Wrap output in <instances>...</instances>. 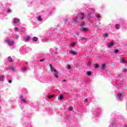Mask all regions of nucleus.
<instances>
[{"label":"nucleus","mask_w":127,"mask_h":127,"mask_svg":"<svg viewBox=\"0 0 127 127\" xmlns=\"http://www.w3.org/2000/svg\"><path fill=\"white\" fill-rule=\"evenodd\" d=\"M45 59H43L42 60H40V62H43V61H45Z\"/></svg>","instance_id":"72a5a7b5"},{"label":"nucleus","mask_w":127,"mask_h":127,"mask_svg":"<svg viewBox=\"0 0 127 127\" xmlns=\"http://www.w3.org/2000/svg\"><path fill=\"white\" fill-rule=\"evenodd\" d=\"M100 65L98 64H94V68L95 69H97V68H99Z\"/></svg>","instance_id":"dca6fc26"},{"label":"nucleus","mask_w":127,"mask_h":127,"mask_svg":"<svg viewBox=\"0 0 127 127\" xmlns=\"http://www.w3.org/2000/svg\"><path fill=\"white\" fill-rule=\"evenodd\" d=\"M66 69H67V70H69V69L71 68V65H68L65 67Z\"/></svg>","instance_id":"a211bd4d"},{"label":"nucleus","mask_w":127,"mask_h":127,"mask_svg":"<svg viewBox=\"0 0 127 127\" xmlns=\"http://www.w3.org/2000/svg\"><path fill=\"white\" fill-rule=\"evenodd\" d=\"M90 65H91V63H88L87 66H90Z\"/></svg>","instance_id":"ea45409f"},{"label":"nucleus","mask_w":127,"mask_h":127,"mask_svg":"<svg viewBox=\"0 0 127 127\" xmlns=\"http://www.w3.org/2000/svg\"><path fill=\"white\" fill-rule=\"evenodd\" d=\"M63 82H64V83L65 82H66V80H63Z\"/></svg>","instance_id":"79ce46f5"},{"label":"nucleus","mask_w":127,"mask_h":127,"mask_svg":"<svg viewBox=\"0 0 127 127\" xmlns=\"http://www.w3.org/2000/svg\"><path fill=\"white\" fill-rule=\"evenodd\" d=\"M81 15H82V16H83V15H85V14L84 13H80Z\"/></svg>","instance_id":"f704fd0d"},{"label":"nucleus","mask_w":127,"mask_h":127,"mask_svg":"<svg viewBox=\"0 0 127 127\" xmlns=\"http://www.w3.org/2000/svg\"><path fill=\"white\" fill-rule=\"evenodd\" d=\"M114 45V42H111L108 44V47H111V46H113Z\"/></svg>","instance_id":"9d476101"},{"label":"nucleus","mask_w":127,"mask_h":127,"mask_svg":"<svg viewBox=\"0 0 127 127\" xmlns=\"http://www.w3.org/2000/svg\"><path fill=\"white\" fill-rule=\"evenodd\" d=\"M108 36H109L108 33H105V34H103V38L108 37Z\"/></svg>","instance_id":"f3484780"},{"label":"nucleus","mask_w":127,"mask_h":127,"mask_svg":"<svg viewBox=\"0 0 127 127\" xmlns=\"http://www.w3.org/2000/svg\"><path fill=\"white\" fill-rule=\"evenodd\" d=\"M37 40H38V38L36 37H34L33 38V41L36 42V41H37Z\"/></svg>","instance_id":"9b49d317"},{"label":"nucleus","mask_w":127,"mask_h":127,"mask_svg":"<svg viewBox=\"0 0 127 127\" xmlns=\"http://www.w3.org/2000/svg\"><path fill=\"white\" fill-rule=\"evenodd\" d=\"M58 99H60V100H61V101L63 99V95H60V96H59Z\"/></svg>","instance_id":"4be33fe9"},{"label":"nucleus","mask_w":127,"mask_h":127,"mask_svg":"<svg viewBox=\"0 0 127 127\" xmlns=\"http://www.w3.org/2000/svg\"><path fill=\"white\" fill-rule=\"evenodd\" d=\"M96 17L97 18H100V17H101V15H100V14L97 15Z\"/></svg>","instance_id":"7c9ffc66"},{"label":"nucleus","mask_w":127,"mask_h":127,"mask_svg":"<svg viewBox=\"0 0 127 127\" xmlns=\"http://www.w3.org/2000/svg\"><path fill=\"white\" fill-rule=\"evenodd\" d=\"M26 68H25V66H23V70H25Z\"/></svg>","instance_id":"58836bf2"},{"label":"nucleus","mask_w":127,"mask_h":127,"mask_svg":"<svg viewBox=\"0 0 127 127\" xmlns=\"http://www.w3.org/2000/svg\"><path fill=\"white\" fill-rule=\"evenodd\" d=\"M38 20L39 21H41L42 20V19H41V16L40 15L38 16Z\"/></svg>","instance_id":"6ab92c4d"},{"label":"nucleus","mask_w":127,"mask_h":127,"mask_svg":"<svg viewBox=\"0 0 127 127\" xmlns=\"http://www.w3.org/2000/svg\"><path fill=\"white\" fill-rule=\"evenodd\" d=\"M68 110V111H73V107H69Z\"/></svg>","instance_id":"5701e85b"},{"label":"nucleus","mask_w":127,"mask_h":127,"mask_svg":"<svg viewBox=\"0 0 127 127\" xmlns=\"http://www.w3.org/2000/svg\"><path fill=\"white\" fill-rule=\"evenodd\" d=\"M20 21V20L19 19H14L13 20L14 23H18Z\"/></svg>","instance_id":"423d86ee"},{"label":"nucleus","mask_w":127,"mask_h":127,"mask_svg":"<svg viewBox=\"0 0 127 127\" xmlns=\"http://www.w3.org/2000/svg\"><path fill=\"white\" fill-rule=\"evenodd\" d=\"M20 98L21 99L22 102H23V103H26L27 102V99H26V98H22V96H20Z\"/></svg>","instance_id":"20e7f679"},{"label":"nucleus","mask_w":127,"mask_h":127,"mask_svg":"<svg viewBox=\"0 0 127 127\" xmlns=\"http://www.w3.org/2000/svg\"><path fill=\"white\" fill-rule=\"evenodd\" d=\"M8 60L9 62H12V59H11V58H10V57H8Z\"/></svg>","instance_id":"412c9836"},{"label":"nucleus","mask_w":127,"mask_h":127,"mask_svg":"<svg viewBox=\"0 0 127 127\" xmlns=\"http://www.w3.org/2000/svg\"><path fill=\"white\" fill-rule=\"evenodd\" d=\"M3 79H4V76L3 75L0 76V80H3Z\"/></svg>","instance_id":"b1692460"},{"label":"nucleus","mask_w":127,"mask_h":127,"mask_svg":"<svg viewBox=\"0 0 127 127\" xmlns=\"http://www.w3.org/2000/svg\"><path fill=\"white\" fill-rule=\"evenodd\" d=\"M7 42L8 43V45L10 46H12V45H13L14 44V41H9L8 40H7Z\"/></svg>","instance_id":"7ed1b4c3"},{"label":"nucleus","mask_w":127,"mask_h":127,"mask_svg":"<svg viewBox=\"0 0 127 127\" xmlns=\"http://www.w3.org/2000/svg\"><path fill=\"white\" fill-rule=\"evenodd\" d=\"M122 72H127V68H123L122 69Z\"/></svg>","instance_id":"cd10ccee"},{"label":"nucleus","mask_w":127,"mask_h":127,"mask_svg":"<svg viewBox=\"0 0 127 127\" xmlns=\"http://www.w3.org/2000/svg\"><path fill=\"white\" fill-rule=\"evenodd\" d=\"M69 53H70V54H72V55H77V53L73 51H70Z\"/></svg>","instance_id":"6e6552de"},{"label":"nucleus","mask_w":127,"mask_h":127,"mask_svg":"<svg viewBox=\"0 0 127 127\" xmlns=\"http://www.w3.org/2000/svg\"><path fill=\"white\" fill-rule=\"evenodd\" d=\"M29 40H30V37L28 36L25 39V42H27V41H29Z\"/></svg>","instance_id":"2eb2a0df"},{"label":"nucleus","mask_w":127,"mask_h":127,"mask_svg":"<svg viewBox=\"0 0 127 127\" xmlns=\"http://www.w3.org/2000/svg\"><path fill=\"white\" fill-rule=\"evenodd\" d=\"M18 29H19V28H18V27L14 28L15 31H17V30H18Z\"/></svg>","instance_id":"c85d7f7f"},{"label":"nucleus","mask_w":127,"mask_h":127,"mask_svg":"<svg viewBox=\"0 0 127 127\" xmlns=\"http://www.w3.org/2000/svg\"><path fill=\"white\" fill-rule=\"evenodd\" d=\"M7 12H10V10H8L7 11Z\"/></svg>","instance_id":"a19ab883"},{"label":"nucleus","mask_w":127,"mask_h":127,"mask_svg":"<svg viewBox=\"0 0 127 127\" xmlns=\"http://www.w3.org/2000/svg\"><path fill=\"white\" fill-rule=\"evenodd\" d=\"M80 31H82L83 32H87V31H88V28L81 27L80 28Z\"/></svg>","instance_id":"f257e3e1"},{"label":"nucleus","mask_w":127,"mask_h":127,"mask_svg":"<svg viewBox=\"0 0 127 127\" xmlns=\"http://www.w3.org/2000/svg\"><path fill=\"white\" fill-rule=\"evenodd\" d=\"M106 67H107V66L106 65V64H102V65L101 66V69L102 70H106Z\"/></svg>","instance_id":"39448f33"},{"label":"nucleus","mask_w":127,"mask_h":127,"mask_svg":"<svg viewBox=\"0 0 127 127\" xmlns=\"http://www.w3.org/2000/svg\"><path fill=\"white\" fill-rule=\"evenodd\" d=\"M11 82L12 81L10 80L8 81V83H9V84H10L11 83Z\"/></svg>","instance_id":"4c0bfd02"},{"label":"nucleus","mask_w":127,"mask_h":127,"mask_svg":"<svg viewBox=\"0 0 127 127\" xmlns=\"http://www.w3.org/2000/svg\"><path fill=\"white\" fill-rule=\"evenodd\" d=\"M120 62L121 63H124L125 62V60L123 59H120Z\"/></svg>","instance_id":"393cba45"},{"label":"nucleus","mask_w":127,"mask_h":127,"mask_svg":"<svg viewBox=\"0 0 127 127\" xmlns=\"http://www.w3.org/2000/svg\"><path fill=\"white\" fill-rule=\"evenodd\" d=\"M77 19H78V17L77 16L73 18L74 23H77Z\"/></svg>","instance_id":"1a4fd4ad"},{"label":"nucleus","mask_w":127,"mask_h":127,"mask_svg":"<svg viewBox=\"0 0 127 127\" xmlns=\"http://www.w3.org/2000/svg\"><path fill=\"white\" fill-rule=\"evenodd\" d=\"M54 77H55V78H58V72H57V71L55 72Z\"/></svg>","instance_id":"ddd939ff"},{"label":"nucleus","mask_w":127,"mask_h":127,"mask_svg":"<svg viewBox=\"0 0 127 127\" xmlns=\"http://www.w3.org/2000/svg\"><path fill=\"white\" fill-rule=\"evenodd\" d=\"M75 43H72L71 44V46H74V45H75Z\"/></svg>","instance_id":"c9c22d12"},{"label":"nucleus","mask_w":127,"mask_h":127,"mask_svg":"<svg viewBox=\"0 0 127 127\" xmlns=\"http://www.w3.org/2000/svg\"><path fill=\"white\" fill-rule=\"evenodd\" d=\"M53 95H48V98H49V99H51V98H53Z\"/></svg>","instance_id":"a878e982"},{"label":"nucleus","mask_w":127,"mask_h":127,"mask_svg":"<svg viewBox=\"0 0 127 127\" xmlns=\"http://www.w3.org/2000/svg\"><path fill=\"white\" fill-rule=\"evenodd\" d=\"M9 71H14V70H15V68H14V67H9Z\"/></svg>","instance_id":"4468645a"},{"label":"nucleus","mask_w":127,"mask_h":127,"mask_svg":"<svg viewBox=\"0 0 127 127\" xmlns=\"http://www.w3.org/2000/svg\"><path fill=\"white\" fill-rule=\"evenodd\" d=\"M88 17L89 18H91V17H92V16L91 15V14H88Z\"/></svg>","instance_id":"c756f323"},{"label":"nucleus","mask_w":127,"mask_h":127,"mask_svg":"<svg viewBox=\"0 0 127 127\" xmlns=\"http://www.w3.org/2000/svg\"><path fill=\"white\" fill-rule=\"evenodd\" d=\"M50 68L51 69V72H57V70H56V69H55V68H54L53 66H52V64H50Z\"/></svg>","instance_id":"f03ea898"},{"label":"nucleus","mask_w":127,"mask_h":127,"mask_svg":"<svg viewBox=\"0 0 127 127\" xmlns=\"http://www.w3.org/2000/svg\"><path fill=\"white\" fill-rule=\"evenodd\" d=\"M126 127H127V126Z\"/></svg>","instance_id":"37998d69"},{"label":"nucleus","mask_w":127,"mask_h":127,"mask_svg":"<svg viewBox=\"0 0 127 127\" xmlns=\"http://www.w3.org/2000/svg\"><path fill=\"white\" fill-rule=\"evenodd\" d=\"M91 74H92V72L91 71H87V76H91Z\"/></svg>","instance_id":"aec40b11"},{"label":"nucleus","mask_w":127,"mask_h":127,"mask_svg":"<svg viewBox=\"0 0 127 127\" xmlns=\"http://www.w3.org/2000/svg\"><path fill=\"white\" fill-rule=\"evenodd\" d=\"M118 52H119V50H117V49H115L114 50V53H118Z\"/></svg>","instance_id":"bb28decb"},{"label":"nucleus","mask_w":127,"mask_h":127,"mask_svg":"<svg viewBox=\"0 0 127 127\" xmlns=\"http://www.w3.org/2000/svg\"><path fill=\"white\" fill-rule=\"evenodd\" d=\"M84 19H85V17L84 16H82L80 18L81 20H84Z\"/></svg>","instance_id":"2f4dec72"},{"label":"nucleus","mask_w":127,"mask_h":127,"mask_svg":"<svg viewBox=\"0 0 127 127\" xmlns=\"http://www.w3.org/2000/svg\"><path fill=\"white\" fill-rule=\"evenodd\" d=\"M117 97H118L119 99L121 100V99H122V97H123V94L120 93L117 95Z\"/></svg>","instance_id":"f8f14e48"},{"label":"nucleus","mask_w":127,"mask_h":127,"mask_svg":"<svg viewBox=\"0 0 127 127\" xmlns=\"http://www.w3.org/2000/svg\"><path fill=\"white\" fill-rule=\"evenodd\" d=\"M120 27H121V25L119 24H115V28L117 29H120Z\"/></svg>","instance_id":"0eeeda50"},{"label":"nucleus","mask_w":127,"mask_h":127,"mask_svg":"<svg viewBox=\"0 0 127 127\" xmlns=\"http://www.w3.org/2000/svg\"><path fill=\"white\" fill-rule=\"evenodd\" d=\"M85 22H81V25H82L83 26H84V25H85Z\"/></svg>","instance_id":"473e14b6"},{"label":"nucleus","mask_w":127,"mask_h":127,"mask_svg":"<svg viewBox=\"0 0 127 127\" xmlns=\"http://www.w3.org/2000/svg\"><path fill=\"white\" fill-rule=\"evenodd\" d=\"M84 102H88V99L87 98L85 99Z\"/></svg>","instance_id":"e433bc0d"}]
</instances>
